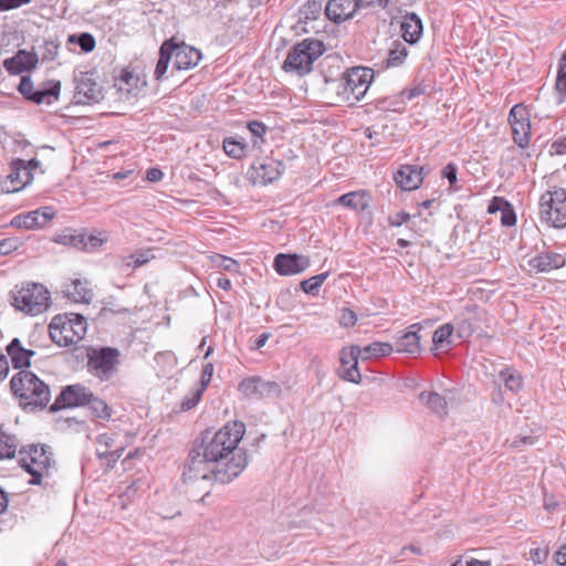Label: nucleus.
<instances>
[{"label": "nucleus", "mask_w": 566, "mask_h": 566, "mask_svg": "<svg viewBox=\"0 0 566 566\" xmlns=\"http://www.w3.org/2000/svg\"><path fill=\"white\" fill-rule=\"evenodd\" d=\"M175 49V43L171 40L165 41L159 50V60L157 62L155 69V77L156 80H160L164 74L167 72L168 64L172 57V52Z\"/></svg>", "instance_id": "29"}, {"label": "nucleus", "mask_w": 566, "mask_h": 566, "mask_svg": "<svg viewBox=\"0 0 566 566\" xmlns=\"http://www.w3.org/2000/svg\"><path fill=\"white\" fill-rule=\"evenodd\" d=\"M512 137L516 145L524 148L528 146L531 137V123L527 108L523 104L514 105L509 114Z\"/></svg>", "instance_id": "11"}, {"label": "nucleus", "mask_w": 566, "mask_h": 566, "mask_svg": "<svg viewBox=\"0 0 566 566\" xmlns=\"http://www.w3.org/2000/svg\"><path fill=\"white\" fill-rule=\"evenodd\" d=\"M202 390H197L191 398L184 399L181 402V409L187 411L192 409L200 400Z\"/></svg>", "instance_id": "61"}, {"label": "nucleus", "mask_w": 566, "mask_h": 566, "mask_svg": "<svg viewBox=\"0 0 566 566\" xmlns=\"http://www.w3.org/2000/svg\"><path fill=\"white\" fill-rule=\"evenodd\" d=\"M337 205L354 209L365 210L367 208V201L365 193L361 191H352L338 197L335 201Z\"/></svg>", "instance_id": "33"}, {"label": "nucleus", "mask_w": 566, "mask_h": 566, "mask_svg": "<svg viewBox=\"0 0 566 566\" xmlns=\"http://www.w3.org/2000/svg\"><path fill=\"white\" fill-rule=\"evenodd\" d=\"M394 348L389 343L375 342L364 347H359V355L363 360L370 358L388 356L392 353Z\"/></svg>", "instance_id": "30"}, {"label": "nucleus", "mask_w": 566, "mask_h": 566, "mask_svg": "<svg viewBox=\"0 0 566 566\" xmlns=\"http://www.w3.org/2000/svg\"><path fill=\"white\" fill-rule=\"evenodd\" d=\"M539 219L553 228L566 227V189L554 187L539 198Z\"/></svg>", "instance_id": "7"}, {"label": "nucleus", "mask_w": 566, "mask_h": 566, "mask_svg": "<svg viewBox=\"0 0 566 566\" xmlns=\"http://www.w3.org/2000/svg\"><path fill=\"white\" fill-rule=\"evenodd\" d=\"M163 177H164V174L158 168H149L146 171V178H147V180H149L151 182L160 181L163 179Z\"/></svg>", "instance_id": "63"}, {"label": "nucleus", "mask_w": 566, "mask_h": 566, "mask_svg": "<svg viewBox=\"0 0 566 566\" xmlns=\"http://www.w3.org/2000/svg\"><path fill=\"white\" fill-rule=\"evenodd\" d=\"M119 357V350L114 347L91 348L87 352V371L101 381H107L116 375Z\"/></svg>", "instance_id": "8"}, {"label": "nucleus", "mask_w": 566, "mask_h": 566, "mask_svg": "<svg viewBox=\"0 0 566 566\" xmlns=\"http://www.w3.org/2000/svg\"><path fill=\"white\" fill-rule=\"evenodd\" d=\"M551 153L554 155L566 154V136L558 137L551 146Z\"/></svg>", "instance_id": "57"}, {"label": "nucleus", "mask_w": 566, "mask_h": 566, "mask_svg": "<svg viewBox=\"0 0 566 566\" xmlns=\"http://www.w3.org/2000/svg\"><path fill=\"white\" fill-rule=\"evenodd\" d=\"M128 259L134 260V268H138L154 259V254L150 250H143L128 255Z\"/></svg>", "instance_id": "48"}, {"label": "nucleus", "mask_w": 566, "mask_h": 566, "mask_svg": "<svg viewBox=\"0 0 566 566\" xmlns=\"http://www.w3.org/2000/svg\"><path fill=\"white\" fill-rule=\"evenodd\" d=\"M248 128L253 137L259 138L263 142V136L266 133V126L258 120L250 122Z\"/></svg>", "instance_id": "51"}, {"label": "nucleus", "mask_w": 566, "mask_h": 566, "mask_svg": "<svg viewBox=\"0 0 566 566\" xmlns=\"http://www.w3.org/2000/svg\"><path fill=\"white\" fill-rule=\"evenodd\" d=\"M174 67L178 71L195 67L201 60V52L185 43L175 44L172 52Z\"/></svg>", "instance_id": "22"}, {"label": "nucleus", "mask_w": 566, "mask_h": 566, "mask_svg": "<svg viewBox=\"0 0 566 566\" xmlns=\"http://www.w3.org/2000/svg\"><path fill=\"white\" fill-rule=\"evenodd\" d=\"M502 381L505 384L507 389L511 391H518L522 387V379L520 375L514 371L506 369L500 373Z\"/></svg>", "instance_id": "45"}, {"label": "nucleus", "mask_w": 566, "mask_h": 566, "mask_svg": "<svg viewBox=\"0 0 566 566\" xmlns=\"http://www.w3.org/2000/svg\"><path fill=\"white\" fill-rule=\"evenodd\" d=\"M453 332V327L450 324H444L440 326L432 336L433 346L431 348L432 352L446 349L451 344V335Z\"/></svg>", "instance_id": "34"}, {"label": "nucleus", "mask_w": 566, "mask_h": 566, "mask_svg": "<svg viewBox=\"0 0 566 566\" xmlns=\"http://www.w3.org/2000/svg\"><path fill=\"white\" fill-rule=\"evenodd\" d=\"M67 296L74 302L91 303L93 298V292L87 286L86 281L75 279L66 289Z\"/></svg>", "instance_id": "27"}, {"label": "nucleus", "mask_w": 566, "mask_h": 566, "mask_svg": "<svg viewBox=\"0 0 566 566\" xmlns=\"http://www.w3.org/2000/svg\"><path fill=\"white\" fill-rule=\"evenodd\" d=\"M479 327H480L479 319L473 316H468V317L463 318L458 325L459 336L460 337H469Z\"/></svg>", "instance_id": "44"}, {"label": "nucleus", "mask_w": 566, "mask_h": 566, "mask_svg": "<svg viewBox=\"0 0 566 566\" xmlns=\"http://www.w3.org/2000/svg\"><path fill=\"white\" fill-rule=\"evenodd\" d=\"M359 9L358 0H329L325 14L331 21L340 23L352 19Z\"/></svg>", "instance_id": "17"}, {"label": "nucleus", "mask_w": 566, "mask_h": 566, "mask_svg": "<svg viewBox=\"0 0 566 566\" xmlns=\"http://www.w3.org/2000/svg\"><path fill=\"white\" fill-rule=\"evenodd\" d=\"M19 464L32 476L29 483L40 485L43 479L52 475L56 463L51 447L31 444L20 449Z\"/></svg>", "instance_id": "3"}, {"label": "nucleus", "mask_w": 566, "mask_h": 566, "mask_svg": "<svg viewBox=\"0 0 566 566\" xmlns=\"http://www.w3.org/2000/svg\"><path fill=\"white\" fill-rule=\"evenodd\" d=\"M19 447L20 441L17 436L8 433L0 428V460L12 459Z\"/></svg>", "instance_id": "28"}, {"label": "nucleus", "mask_w": 566, "mask_h": 566, "mask_svg": "<svg viewBox=\"0 0 566 566\" xmlns=\"http://www.w3.org/2000/svg\"><path fill=\"white\" fill-rule=\"evenodd\" d=\"M7 353L14 368L30 367L31 358L35 355L34 350L24 348L19 338H13L7 346Z\"/></svg>", "instance_id": "24"}, {"label": "nucleus", "mask_w": 566, "mask_h": 566, "mask_svg": "<svg viewBox=\"0 0 566 566\" xmlns=\"http://www.w3.org/2000/svg\"><path fill=\"white\" fill-rule=\"evenodd\" d=\"M12 394L20 398L24 408H44L51 399L49 386L35 374L29 370H20L10 380Z\"/></svg>", "instance_id": "2"}, {"label": "nucleus", "mask_w": 566, "mask_h": 566, "mask_svg": "<svg viewBox=\"0 0 566 566\" xmlns=\"http://www.w3.org/2000/svg\"><path fill=\"white\" fill-rule=\"evenodd\" d=\"M108 232L105 230L95 231V233L87 234L83 230V242L81 251L93 252L98 250L104 243L108 241Z\"/></svg>", "instance_id": "32"}, {"label": "nucleus", "mask_w": 566, "mask_h": 566, "mask_svg": "<svg viewBox=\"0 0 566 566\" xmlns=\"http://www.w3.org/2000/svg\"><path fill=\"white\" fill-rule=\"evenodd\" d=\"M60 90V82H54L53 85L46 90H34V85L30 76H22L18 86L20 94L23 95L27 99L34 102L35 104H41L46 96L57 97Z\"/></svg>", "instance_id": "21"}, {"label": "nucleus", "mask_w": 566, "mask_h": 566, "mask_svg": "<svg viewBox=\"0 0 566 566\" xmlns=\"http://www.w3.org/2000/svg\"><path fill=\"white\" fill-rule=\"evenodd\" d=\"M54 212L52 208L44 207L30 211L28 213H21L15 216L10 224L19 229H34L43 227L48 221L52 220Z\"/></svg>", "instance_id": "16"}, {"label": "nucleus", "mask_w": 566, "mask_h": 566, "mask_svg": "<svg viewBox=\"0 0 566 566\" xmlns=\"http://www.w3.org/2000/svg\"><path fill=\"white\" fill-rule=\"evenodd\" d=\"M457 175H458V167L453 163H449L440 171L441 178H444V179H447L449 181L450 190H455L457 189L454 187L455 182L458 180Z\"/></svg>", "instance_id": "47"}, {"label": "nucleus", "mask_w": 566, "mask_h": 566, "mask_svg": "<svg viewBox=\"0 0 566 566\" xmlns=\"http://www.w3.org/2000/svg\"><path fill=\"white\" fill-rule=\"evenodd\" d=\"M427 407L439 417H443L448 413L447 398L436 391H430L427 396Z\"/></svg>", "instance_id": "38"}, {"label": "nucleus", "mask_w": 566, "mask_h": 566, "mask_svg": "<svg viewBox=\"0 0 566 566\" xmlns=\"http://www.w3.org/2000/svg\"><path fill=\"white\" fill-rule=\"evenodd\" d=\"M535 443V438L532 436H517L515 437L510 447L513 449L521 448L522 446H532Z\"/></svg>", "instance_id": "55"}, {"label": "nucleus", "mask_w": 566, "mask_h": 566, "mask_svg": "<svg viewBox=\"0 0 566 566\" xmlns=\"http://www.w3.org/2000/svg\"><path fill=\"white\" fill-rule=\"evenodd\" d=\"M357 322V315L349 308H343L339 317V324L345 327L354 326Z\"/></svg>", "instance_id": "50"}, {"label": "nucleus", "mask_w": 566, "mask_h": 566, "mask_svg": "<svg viewBox=\"0 0 566 566\" xmlns=\"http://www.w3.org/2000/svg\"><path fill=\"white\" fill-rule=\"evenodd\" d=\"M310 264L308 256L280 253L275 256L273 265L281 275H295L305 271Z\"/></svg>", "instance_id": "15"}, {"label": "nucleus", "mask_w": 566, "mask_h": 566, "mask_svg": "<svg viewBox=\"0 0 566 566\" xmlns=\"http://www.w3.org/2000/svg\"><path fill=\"white\" fill-rule=\"evenodd\" d=\"M245 149L247 144L243 142V138L227 137L223 139V150L229 157L240 159L244 157Z\"/></svg>", "instance_id": "35"}, {"label": "nucleus", "mask_w": 566, "mask_h": 566, "mask_svg": "<svg viewBox=\"0 0 566 566\" xmlns=\"http://www.w3.org/2000/svg\"><path fill=\"white\" fill-rule=\"evenodd\" d=\"M284 168L285 166L282 161L268 157L253 165V181L259 185L271 184L282 176Z\"/></svg>", "instance_id": "14"}, {"label": "nucleus", "mask_w": 566, "mask_h": 566, "mask_svg": "<svg viewBox=\"0 0 566 566\" xmlns=\"http://www.w3.org/2000/svg\"><path fill=\"white\" fill-rule=\"evenodd\" d=\"M91 397L92 391L85 386L80 384L69 385L56 397L50 410L55 412L65 408L84 406Z\"/></svg>", "instance_id": "12"}, {"label": "nucleus", "mask_w": 566, "mask_h": 566, "mask_svg": "<svg viewBox=\"0 0 566 566\" xmlns=\"http://www.w3.org/2000/svg\"><path fill=\"white\" fill-rule=\"evenodd\" d=\"M501 222L503 226L512 227L516 222V216L511 205L501 211Z\"/></svg>", "instance_id": "53"}, {"label": "nucleus", "mask_w": 566, "mask_h": 566, "mask_svg": "<svg viewBox=\"0 0 566 566\" xmlns=\"http://www.w3.org/2000/svg\"><path fill=\"white\" fill-rule=\"evenodd\" d=\"M69 41L80 45L83 52H92L95 48V39L90 33H81L80 35H70Z\"/></svg>", "instance_id": "43"}, {"label": "nucleus", "mask_w": 566, "mask_h": 566, "mask_svg": "<svg viewBox=\"0 0 566 566\" xmlns=\"http://www.w3.org/2000/svg\"><path fill=\"white\" fill-rule=\"evenodd\" d=\"M328 272L319 273L317 275H314L307 280H304L301 283V289L306 294L315 295L318 293L319 287L325 282V280L328 277Z\"/></svg>", "instance_id": "39"}, {"label": "nucleus", "mask_w": 566, "mask_h": 566, "mask_svg": "<svg viewBox=\"0 0 566 566\" xmlns=\"http://www.w3.org/2000/svg\"><path fill=\"white\" fill-rule=\"evenodd\" d=\"M59 51V45L55 44L53 41L45 42V52L43 53L42 59L52 61L56 57Z\"/></svg>", "instance_id": "58"}, {"label": "nucleus", "mask_w": 566, "mask_h": 566, "mask_svg": "<svg viewBox=\"0 0 566 566\" xmlns=\"http://www.w3.org/2000/svg\"><path fill=\"white\" fill-rule=\"evenodd\" d=\"M17 241L14 239L0 240V255H6L17 249Z\"/></svg>", "instance_id": "60"}, {"label": "nucleus", "mask_w": 566, "mask_h": 566, "mask_svg": "<svg viewBox=\"0 0 566 566\" xmlns=\"http://www.w3.org/2000/svg\"><path fill=\"white\" fill-rule=\"evenodd\" d=\"M75 94L77 104L98 103L103 97V88L97 83L94 72H80L74 76Z\"/></svg>", "instance_id": "10"}, {"label": "nucleus", "mask_w": 566, "mask_h": 566, "mask_svg": "<svg viewBox=\"0 0 566 566\" xmlns=\"http://www.w3.org/2000/svg\"><path fill=\"white\" fill-rule=\"evenodd\" d=\"M86 405L88 406L91 412L96 418L102 420H109L112 417V408L101 398L94 396L92 392V397L87 400Z\"/></svg>", "instance_id": "36"}, {"label": "nucleus", "mask_w": 566, "mask_h": 566, "mask_svg": "<svg viewBox=\"0 0 566 566\" xmlns=\"http://www.w3.org/2000/svg\"><path fill=\"white\" fill-rule=\"evenodd\" d=\"M555 88L560 94L562 98L566 97V51L563 53L558 63Z\"/></svg>", "instance_id": "41"}, {"label": "nucleus", "mask_w": 566, "mask_h": 566, "mask_svg": "<svg viewBox=\"0 0 566 566\" xmlns=\"http://www.w3.org/2000/svg\"><path fill=\"white\" fill-rule=\"evenodd\" d=\"M113 438L107 434H99L97 437V448L109 450L111 447H113Z\"/></svg>", "instance_id": "64"}, {"label": "nucleus", "mask_w": 566, "mask_h": 566, "mask_svg": "<svg viewBox=\"0 0 566 566\" xmlns=\"http://www.w3.org/2000/svg\"><path fill=\"white\" fill-rule=\"evenodd\" d=\"M509 207L507 200L502 197H493L488 207V212L493 214L501 212L504 208Z\"/></svg>", "instance_id": "52"}, {"label": "nucleus", "mask_w": 566, "mask_h": 566, "mask_svg": "<svg viewBox=\"0 0 566 566\" xmlns=\"http://www.w3.org/2000/svg\"><path fill=\"white\" fill-rule=\"evenodd\" d=\"M244 432L245 424L238 420L227 422L214 433L205 432L189 451L184 480L226 484L238 478L249 463L247 452L239 448Z\"/></svg>", "instance_id": "1"}, {"label": "nucleus", "mask_w": 566, "mask_h": 566, "mask_svg": "<svg viewBox=\"0 0 566 566\" xmlns=\"http://www.w3.org/2000/svg\"><path fill=\"white\" fill-rule=\"evenodd\" d=\"M421 331V325L419 323L412 324L403 335H401L397 342L396 347L397 352L416 354L420 352V339L421 336L419 332Z\"/></svg>", "instance_id": "23"}, {"label": "nucleus", "mask_w": 566, "mask_h": 566, "mask_svg": "<svg viewBox=\"0 0 566 566\" xmlns=\"http://www.w3.org/2000/svg\"><path fill=\"white\" fill-rule=\"evenodd\" d=\"M213 364L212 363H207L203 368H202V373H201V386H202V389L201 390H205V388L208 386V384L211 381V378H212V375H213Z\"/></svg>", "instance_id": "54"}, {"label": "nucleus", "mask_w": 566, "mask_h": 566, "mask_svg": "<svg viewBox=\"0 0 566 566\" xmlns=\"http://www.w3.org/2000/svg\"><path fill=\"white\" fill-rule=\"evenodd\" d=\"M33 176L30 169H28L27 161L23 159H14L11 163V172L8 176V182L6 184L7 192H17L23 189L32 180Z\"/></svg>", "instance_id": "18"}, {"label": "nucleus", "mask_w": 566, "mask_h": 566, "mask_svg": "<svg viewBox=\"0 0 566 566\" xmlns=\"http://www.w3.org/2000/svg\"><path fill=\"white\" fill-rule=\"evenodd\" d=\"M38 62L35 52L19 50L12 57L4 60L3 66L10 74L17 75L35 69Z\"/></svg>", "instance_id": "20"}, {"label": "nucleus", "mask_w": 566, "mask_h": 566, "mask_svg": "<svg viewBox=\"0 0 566 566\" xmlns=\"http://www.w3.org/2000/svg\"><path fill=\"white\" fill-rule=\"evenodd\" d=\"M400 30L406 42L415 43L422 33V21L415 13L407 14L401 22Z\"/></svg>", "instance_id": "26"}, {"label": "nucleus", "mask_w": 566, "mask_h": 566, "mask_svg": "<svg viewBox=\"0 0 566 566\" xmlns=\"http://www.w3.org/2000/svg\"><path fill=\"white\" fill-rule=\"evenodd\" d=\"M450 566H491L490 562H481L475 558H471L463 563L462 556H458V558Z\"/></svg>", "instance_id": "59"}, {"label": "nucleus", "mask_w": 566, "mask_h": 566, "mask_svg": "<svg viewBox=\"0 0 566 566\" xmlns=\"http://www.w3.org/2000/svg\"><path fill=\"white\" fill-rule=\"evenodd\" d=\"M565 259L558 253H542L530 260V265L538 272H548L564 266Z\"/></svg>", "instance_id": "25"}, {"label": "nucleus", "mask_w": 566, "mask_h": 566, "mask_svg": "<svg viewBox=\"0 0 566 566\" xmlns=\"http://www.w3.org/2000/svg\"><path fill=\"white\" fill-rule=\"evenodd\" d=\"M87 331V322L81 314L56 315L49 325V334L59 346H70L81 342Z\"/></svg>", "instance_id": "4"}, {"label": "nucleus", "mask_w": 566, "mask_h": 566, "mask_svg": "<svg viewBox=\"0 0 566 566\" xmlns=\"http://www.w3.org/2000/svg\"><path fill=\"white\" fill-rule=\"evenodd\" d=\"M530 554H531V559L534 563H542L547 558L548 551L542 549V548H535V549H531Z\"/></svg>", "instance_id": "62"}, {"label": "nucleus", "mask_w": 566, "mask_h": 566, "mask_svg": "<svg viewBox=\"0 0 566 566\" xmlns=\"http://www.w3.org/2000/svg\"><path fill=\"white\" fill-rule=\"evenodd\" d=\"M394 180L401 190H415L423 181L422 167L403 165L394 174Z\"/></svg>", "instance_id": "19"}, {"label": "nucleus", "mask_w": 566, "mask_h": 566, "mask_svg": "<svg viewBox=\"0 0 566 566\" xmlns=\"http://www.w3.org/2000/svg\"><path fill=\"white\" fill-rule=\"evenodd\" d=\"M407 56V48L401 42L395 41L394 46L388 51V57L386 60L387 67H395L402 64Z\"/></svg>", "instance_id": "37"}, {"label": "nucleus", "mask_w": 566, "mask_h": 566, "mask_svg": "<svg viewBox=\"0 0 566 566\" xmlns=\"http://www.w3.org/2000/svg\"><path fill=\"white\" fill-rule=\"evenodd\" d=\"M31 0H0V11H8L30 3Z\"/></svg>", "instance_id": "56"}, {"label": "nucleus", "mask_w": 566, "mask_h": 566, "mask_svg": "<svg viewBox=\"0 0 566 566\" xmlns=\"http://www.w3.org/2000/svg\"><path fill=\"white\" fill-rule=\"evenodd\" d=\"M322 6L317 1H308L301 10L302 14L305 19H316V15L319 14Z\"/></svg>", "instance_id": "49"}, {"label": "nucleus", "mask_w": 566, "mask_h": 566, "mask_svg": "<svg viewBox=\"0 0 566 566\" xmlns=\"http://www.w3.org/2000/svg\"><path fill=\"white\" fill-rule=\"evenodd\" d=\"M373 71L368 67H353L342 80L338 95L344 102H359L367 93L373 80Z\"/></svg>", "instance_id": "9"}, {"label": "nucleus", "mask_w": 566, "mask_h": 566, "mask_svg": "<svg viewBox=\"0 0 566 566\" xmlns=\"http://www.w3.org/2000/svg\"><path fill=\"white\" fill-rule=\"evenodd\" d=\"M323 54V44L317 40L305 39L295 44L289 52L283 69L305 75L312 71L314 61Z\"/></svg>", "instance_id": "6"}, {"label": "nucleus", "mask_w": 566, "mask_h": 566, "mask_svg": "<svg viewBox=\"0 0 566 566\" xmlns=\"http://www.w3.org/2000/svg\"><path fill=\"white\" fill-rule=\"evenodd\" d=\"M281 391V386L277 382L261 378L259 398H277Z\"/></svg>", "instance_id": "42"}, {"label": "nucleus", "mask_w": 566, "mask_h": 566, "mask_svg": "<svg viewBox=\"0 0 566 566\" xmlns=\"http://www.w3.org/2000/svg\"><path fill=\"white\" fill-rule=\"evenodd\" d=\"M53 242L81 250V244L83 242V229L81 231L64 229L54 235Z\"/></svg>", "instance_id": "31"}, {"label": "nucleus", "mask_w": 566, "mask_h": 566, "mask_svg": "<svg viewBox=\"0 0 566 566\" xmlns=\"http://www.w3.org/2000/svg\"><path fill=\"white\" fill-rule=\"evenodd\" d=\"M260 377H250L239 384V390L248 398H259Z\"/></svg>", "instance_id": "40"}, {"label": "nucleus", "mask_w": 566, "mask_h": 566, "mask_svg": "<svg viewBox=\"0 0 566 566\" xmlns=\"http://www.w3.org/2000/svg\"><path fill=\"white\" fill-rule=\"evenodd\" d=\"M359 353V346L357 345L340 350L339 360L342 367L337 371L339 378L354 384L361 382V375L358 369Z\"/></svg>", "instance_id": "13"}, {"label": "nucleus", "mask_w": 566, "mask_h": 566, "mask_svg": "<svg viewBox=\"0 0 566 566\" xmlns=\"http://www.w3.org/2000/svg\"><path fill=\"white\" fill-rule=\"evenodd\" d=\"M123 452H124L123 448H117V449L112 450V451L106 450V449L104 450L102 448H97L96 449L97 457L101 460L105 459L106 460V465L109 467V468L113 467L117 462V460L122 457Z\"/></svg>", "instance_id": "46"}, {"label": "nucleus", "mask_w": 566, "mask_h": 566, "mask_svg": "<svg viewBox=\"0 0 566 566\" xmlns=\"http://www.w3.org/2000/svg\"><path fill=\"white\" fill-rule=\"evenodd\" d=\"M11 304L19 311L35 316L46 311L50 305V292L39 283L17 285L11 292Z\"/></svg>", "instance_id": "5"}]
</instances>
